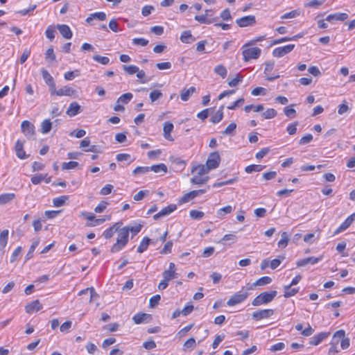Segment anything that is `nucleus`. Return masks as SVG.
I'll return each mask as SVG.
<instances>
[{
	"label": "nucleus",
	"instance_id": "obj_32",
	"mask_svg": "<svg viewBox=\"0 0 355 355\" xmlns=\"http://www.w3.org/2000/svg\"><path fill=\"white\" fill-rule=\"evenodd\" d=\"M223 106H221L220 108L211 116L210 121L213 123H219L222 120L223 117Z\"/></svg>",
	"mask_w": 355,
	"mask_h": 355
},
{
	"label": "nucleus",
	"instance_id": "obj_34",
	"mask_svg": "<svg viewBox=\"0 0 355 355\" xmlns=\"http://www.w3.org/2000/svg\"><path fill=\"white\" fill-rule=\"evenodd\" d=\"M209 179V177H203L202 175H195L191 179V182L195 184H202L205 183Z\"/></svg>",
	"mask_w": 355,
	"mask_h": 355
},
{
	"label": "nucleus",
	"instance_id": "obj_25",
	"mask_svg": "<svg viewBox=\"0 0 355 355\" xmlns=\"http://www.w3.org/2000/svg\"><path fill=\"white\" fill-rule=\"evenodd\" d=\"M195 19L201 24H211L217 21L218 17L209 18L205 15H196Z\"/></svg>",
	"mask_w": 355,
	"mask_h": 355
},
{
	"label": "nucleus",
	"instance_id": "obj_41",
	"mask_svg": "<svg viewBox=\"0 0 355 355\" xmlns=\"http://www.w3.org/2000/svg\"><path fill=\"white\" fill-rule=\"evenodd\" d=\"M345 336V332L344 330H338L337 331L333 337V343L334 344H338L340 341H341Z\"/></svg>",
	"mask_w": 355,
	"mask_h": 355
},
{
	"label": "nucleus",
	"instance_id": "obj_39",
	"mask_svg": "<svg viewBox=\"0 0 355 355\" xmlns=\"http://www.w3.org/2000/svg\"><path fill=\"white\" fill-rule=\"evenodd\" d=\"M8 230H4L0 234V247L5 248L8 243Z\"/></svg>",
	"mask_w": 355,
	"mask_h": 355
},
{
	"label": "nucleus",
	"instance_id": "obj_36",
	"mask_svg": "<svg viewBox=\"0 0 355 355\" xmlns=\"http://www.w3.org/2000/svg\"><path fill=\"white\" fill-rule=\"evenodd\" d=\"M282 238L278 242V247L280 248H284L287 246L289 238L288 235L286 232L282 233Z\"/></svg>",
	"mask_w": 355,
	"mask_h": 355
},
{
	"label": "nucleus",
	"instance_id": "obj_44",
	"mask_svg": "<svg viewBox=\"0 0 355 355\" xmlns=\"http://www.w3.org/2000/svg\"><path fill=\"white\" fill-rule=\"evenodd\" d=\"M135 73H136L137 77L141 80V83H145L149 80L148 78H146L145 72L143 70H139V69L135 66Z\"/></svg>",
	"mask_w": 355,
	"mask_h": 355
},
{
	"label": "nucleus",
	"instance_id": "obj_22",
	"mask_svg": "<svg viewBox=\"0 0 355 355\" xmlns=\"http://www.w3.org/2000/svg\"><path fill=\"white\" fill-rule=\"evenodd\" d=\"M180 39L182 42L186 44L193 43L196 40V38L191 35L189 31H184Z\"/></svg>",
	"mask_w": 355,
	"mask_h": 355
},
{
	"label": "nucleus",
	"instance_id": "obj_4",
	"mask_svg": "<svg viewBox=\"0 0 355 355\" xmlns=\"http://www.w3.org/2000/svg\"><path fill=\"white\" fill-rule=\"evenodd\" d=\"M248 296V292L243 291L237 292L228 300L227 304L230 306L236 305L243 302Z\"/></svg>",
	"mask_w": 355,
	"mask_h": 355
},
{
	"label": "nucleus",
	"instance_id": "obj_56",
	"mask_svg": "<svg viewBox=\"0 0 355 355\" xmlns=\"http://www.w3.org/2000/svg\"><path fill=\"white\" fill-rule=\"evenodd\" d=\"M190 216L195 220H200L204 216V213L198 210H191L189 212Z\"/></svg>",
	"mask_w": 355,
	"mask_h": 355
},
{
	"label": "nucleus",
	"instance_id": "obj_29",
	"mask_svg": "<svg viewBox=\"0 0 355 355\" xmlns=\"http://www.w3.org/2000/svg\"><path fill=\"white\" fill-rule=\"evenodd\" d=\"M293 286L287 285L284 286V296L286 298L295 295L298 291L299 288H291Z\"/></svg>",
	"mask_w": 355,
	"mask_h": 355
},
{
	"label": "nucleus",
	"instance_id": "obj_20",
	"mask_svg": "<svg viewBox=\"0 0 355 355\" xmlns=\"http://www.w3.org/2000/svg\"><path fill=\"white\" fill-rule=\"evenodd\" d=\"M329 333L326 332H321L317 335H315L313 336L310 340V344L313 345H319L322 340H324L325 338H327Z\"/></svg>",
	"mask_w": 355,
	"mask_h": 355
},
{
	"label": "nucleus",
	"instance_id": "obj_37",
	"mask_svg": "<svg viewBox=\"0 0 355 355\" xmlns=\"http://www.w3.org/2000/svg\"><path fill=\"white\" fill-rule=\"evenodd\" d=\"M214 72L219 75L222 78H225L227 76V71L223 64H219L215 67Z\"/></svg>",
	"mask_w": 355,
	"mask_h": 355
},
{
	"label": "nucleus",
	"instance_id": "obj_63",
	"mask_svg": "<svg viewBox=\"0 0 355 355\" xmlns=\"http://www.w3.org/2000/svg\"><path fill=\"white\" fill-rule=\"evenodd\" d=\"M284 114L290 118H294L296 115L295 110L289 107H286L284 109Z\"/></svg>",
	"mask_w": 355,
	"mask_h": 355
},
{
	"label": "nucleus",
	"instance_id": "obj_26",
	"mask_svg": "<svg viewBox=\"0 0 355 355\" xmlns=\"http://www.w3.org/2000/svg\"><path fill=\"white\" fill-rule=\"evenodd\" d=\"M272 282V279L270 277L264 276L257 279L251 286L250 289H252L253 286H262L264 285L269 284Z\"/></svg>",
	"mask_w": 355,
	"mask_h": 355
},
{
	"label": "nucleus",
	"instance_id": "obj_40",
	"mask_svg": "<svg viewBox=\"0 0 355 355\" xmlns=\"http://www.w3.org/2000/svg\"><path fill=\"white\" fill-rule=\"evenodd\" d=\"M132 98V94L130 92L123 94L116 101L117 103L127 104Z\"/></svg>",
	"mask_w": 355,
	"mask_h": 355
},
{
	"label": "nucleus",
	"instance_id": "obj_15",
	"mask_svg": "<svg viewBox=\"0 0 355 355\" xmlns=\"http://www.w3.org/2000/svg\"><path fill=\"white\" fill-rule=\"evenodd\" d=\"M57 28L65 39L69 40L72 37L73 34L69 26L65 24H58L57 25Z\"/></svg>",
	"mask_w": 355,
	"mask_h": 355
},
{
	"label": "nucleus",
	"instance_id": "obj_5",
	"mask_svg": "<svg viewBox=\"0 0 355 355\" xmlns=\"http://www.w3.org/2000/svg\"><path fill=\"white\" fill-rule=\"evenodd\" d=\"M220 161V157L218 152L211 153L206 162L208 169L211 170L217 168Z\"/></svg>",
	"mask_w": 355,
	"mask_h": 355
},
{
	"label": "nucleus",
	"instance_id": "obj_59",
	"mask_svg": "<svg viewBox=\"0 0 355 355\" xmlns=\"http://www.w3.org/2000/svg\"><path fill=\"white\" fill-rule=\"evenodd\" d=\"M313 139V135L311 134H307L306 135L302 137L300 141V145H304L311 142Z\"/></svg>",
	"mask_w": 355,
	"mask_h": 355
},
{
	"label": "nucleus",
	"instance_id": "obj_1",
	"mask_svg": "<svg viewBox=\"0 0 355 355\" xmlns=\"http://www.w3.org/2000/svg\"><path fill=\"white\" fill-rule=\"evenodd\" d=\"M129 232H133V226L125 227L119 230L117 232L118 236L116 242L111 248V252L112 253L120 251L127 244L128 241Z\"/></svg>",
	"mask_w": 355,
	"mask_h": 355
},
{
	"label": "nucleus",
	"instance_id": "obj_61",
	"mask_svg": "<svg viewBox=\"0 0 355 355\" xmlns=\"http://www.w3.org/2000/svg\"><path fill=\"white\" fill-rule=\"evenodd\" d=\"M196 347V340L193 338L187 340L184 344V350L187 349H193Z\"/></svg>",
	"mask_w": 355,
	"mask_h": 355
},
{
	"label": "nucleus",
	"instance_id": "obj_38",
	"mask_svg": "<svg viewBox=\"0 0 355 355\" xmlns=\"http://www.w3.org/2000/svg\"><path fill=\"white\" fill-rule=\"evenodd\" d=\"M232 211V207L230 205L220 208L217 211V217L219 218H223L225 214L231 213Z\"/></svg>",
	"mask_w": 355,
	"mask_h": 355
},
{
	"label": "nucleus",
	"instance_id": "obj_42",
	"mask_svg": "<svg viewBox=\"0 0 355 355\" xmlns=\"http://www.w3.org/2000/svg\"><path fill=\"white\" fill-rule=\"evenodd\" d=\"M41 73L44 80L47 85H49L54 82L53 78L46 69H42Z\"/></svg>",
	"mask_w": 355,
	"mask_h": 355
},
{
	"label": "nucleus",
	"instance_id": "obj_16",
	"mask_svg": "<svg viewBox=\"0 0 355 355\" xmlns=\"http://www.w3.org/2000/svg\"><path fill=\"white\" fill-rule=\"evenodd\" d=\"M94 19L104 21L106 19V14L103 12L92 13L86 19L85 21L87 24L92 25Z\"/></svg>",
	"mask_w": 355,
	"mask_h": 355
},
{
	"label": "nucleus",
	"instance_id": "obj_28",
	"mask_svg": "<svg viewBox=\"0 0 355 355\" xmlns=\"http://www.w3.org/2000/svg\"><path fill=\"white\" fill-rule=\"evenodd\" d=\"M173 125L171 122H166L164 125V135L168 140H173L171 139V132L173 131Z\"/></svg>",
	"mask_w": 355,
	"mask_h": 355
},
{
	"label": "nucleus",
	"instance_id": "obj_52",
	"mask_svg": "<svg viewBox=\"0 0 355 355\" xmlns=\"http://www.w3.org/2000/svg\"><path fill=\"white\" fill-rule=\"evenodd\" d=\"M149 96H150L151 102L153 103L155 101H157V99H159V98H161L163 96V94L161 92V91H159L158 89H155V90H153V92H151L150 93Z\"/></svg>",
	"mask_w": 355,
	"mask_h": 355
},
{
	"label": "nucleus",
	"instance_id": "obj_31",
	"mask_svg": "<svg viewBox=\"0 0 355 355\" xmlns=\"http://www.w3.org/2000/svg\"><path fill=\"white\" fill-rule=\"evenodd\" d=\"M150 242L151 239H150L148 237H144L137 248V252L139 253L144 252L145 250H146Z\"/></svg>",
	"mask_w": 355,
	"mask_h": 355
},
{
	"label": "nucleus",
	"instance_id": "obj_2",
	"mask_svg": "<svg viewBox=\"0 0 355 355\" xmlns=\"http://www.w3.org/2000/svg\"><path fill=\"white\" fill-rule=\"evenodd\" d=\"M277 294V292L276 291L261 293L253 300L252 304L257 306L268 304L273 300Z\"/></svg>",
	"mask_w": 355,
	"mask_h": 355
},
{
	"label": "nucleus",
	"instance_id": "obj_11",
	"mask_svg": "<svg viewBox=\"0 0 355 355\" xmlns=\"http://www.w3.org/2000/svg\"><path fill=\"white\" fill-rule=\"evenodd\" d=\"M322 257H310L305 259H300L297 261L296 264L297 267H303L305 266L307 264H311L314 265L317 263L318 261L322 260Z\"/></svg>",
	"mask_w": 355,
	"mask_h": 355
},
{
	"label": "nucleus",
	"instance_id": "obj_27",
	"mask_svg": "<svg viewBox=\"0 0 355 355\" xmlns=\"http://www.w3.org/2000/svg\"><path fill=\"white\" fill-rule=\"evenodd\" d=\"M149 167L150 171H152L155 173H166L167 172V166L163 163L153 165Z\"/></svg>",
	"mask_w": 355,
	"mask_h": 355
},
{
	"label": "nucleus",
	"instance_id": "obj_21",
	"mask_svg": "<svg viewBox=\"0 0 355 355\" xmlns=\"http://www.w3.org/2000/svg\"><path fill=\"white\" fill-rule=\"evenodd\" d=\"M195 87H191L189 89H183L180 93V98L182 101H187L190 96L196 92Z\"/></svg>",
	"mask_w": 355,
	"mask_h": 355
},
{
	"label": "nucleus",
	"instance_id": "obj_24",
	"mask_svg": "<svg viewBox=\"0 0 355 355\" xmlns=\"http://www.w3.org/2000/svg\"><path fill=\"white\" fill-rule=\"evenodd\" d=\"M75 93V90L70 87L64 86L62 88H60L58 90V92H56L57 96H71L73 95Z\"/></svg>",
	"mask_w": 355,
	"mask_h": 355
},
{
	"label": "nucleus",
	"instance_id": "obj_48",
	"mask_svg": "<svg viewBox=\"0 0 355 355\" xmlns=\"http://www.w3.org/2000/svg\"><path fill=\"white\" fill-rule=\"evenodd\" d=\"M263 168H264V166L262 165L252 164V165L248 166L245 168V172L248 173H252L254 171H261L263 170Z\"/></svg>",
	"mask_w": 355,
	"mask_h": 355
},
{
	"label": "nucleus",
	"instance_id": "obj_3",
	"mask_svg": "<svg viewBox=\"0 0 355 355\" xmlns=\"http://www.w3.org/2000/svg\"><path fill=\"white\" fill-rule=\"evenodd\" d=\"M243 49V60L245 62L249 61L250 60L254 59H258L261 53V50L258 47H245Z\"/></svg>",
	"mask_w": 355,
	"mask_h": 355
},
{
	"label": "nucleus",
	"instance_id": "obj_49",
	"mask_svg": "<svg viewBox=\"0 0 355 355\" xmlns=\"http://www.w3.org/2000/svg\"><path fill=\"white\" fill-rule=\"evenodd\" d=\"M195 193L192 191L184 194L180 200V203L183 204L189 202L191 200L195 198Z\"/></svg>",
	"mask_w": 355,
	"mask_h": 355
},
{
	"label": "nucleus",
	"instance_id": "obj_51",
	"mask_svg": "<svg viewBox=\"0 0 355 355\" xmlns=\"http://www.w3.org/2000/svg\"><path fill=\"white\" fill-rule=\"evenodd\" d=\"M93 60L103 64L106 65L109 63L110 59L107 57L101 56L99 55H95L93 56Z\"/></svg>",
	"mask_w": 355,
	"mask_h": 355
},
{
	"label": "nucleus",
	"instance_id": "obj_43",
	"mask_svg": "<svg viewBox=\"0 0 355 355\" xmlns=\"http://www.w3.org/2000/svg\"><path fill=\"white\" fill-rule=\"evenodd\" d=\"M68 196H62L55 198L53 200V204L55 207H59L64 205L65 202L68 200Z\"/></svg>",
	"mask_w": 355,
	"mask_h": 355
},
{
	"label": "nucleus",
	"instance_id": "obj_53",
	"mask_svg": "<svg viewBox=\"0 0 355 355\" xmlns=\"http://www.w3.org/2000/svg\"><path fill=\"white\" fill-rule=\"evenodd\" d=\"M79 75L80 73L78 70L71 71L65 73L64 75V78L67 80H71L73 79L75 77L78 76Z\"/></svg>",
	"mask_w": 355,
	"mask_h": 355
},
{
	"label": "nucleus",
	"instance_id": "obj_64",
	"mask_svg": "<svg viewBox=\"0 0 355 355\" xmlns=\"http://www.w3.org/2000/svg\"><path fill=\"white\" fill-rule=\"evenodd\" d=\"M297 122H295L288 125L287 132L290 135H295L297 131Z\"/></svg>",
	"mask_w": 355,
	"mask_h": 355
},
{
	"label": "nucleus",
	"instance_id": "obj_60",
	"mask_svg": "<svg viewBox=\"0 0 355 355\" xmlns=\"http://www.w3.org/2000/svg\"><path fill=\"white\" fill-rule=\"evenodd\" d=\"M173 247V243L172 241H168L164 246L163 249L161 250V254H169L171 252V249Z\"/></svg>",
	"mask_w": 355,
	"mask_h": 355
},
{
	"label": "nucleus",
	"instance_id": "obj_58",
	"mask_svg": "<svg viewBox=\"0 0 355 355\" xmlns=\"http://www.w3.org/2000/svg\"><path fill=\"white\" fill-rule=\"evenodd\" d=\"M324 2V0H311L305 4L306 7L318 8Z\"/></svg>",
	"mask_w": 355,
	"mask_h": 355
},
{
	"label": "nucleus",
	"instance_id": "obj_54",
	"mask_svg": "<svg viewBox=\"0 0 355 355\" xmlns=\"http://www.w3.org/2000/svg\"><path fill=\"white\" fill-rule=\"evenodd\" d=\"M78 166V163L77 162L71 161L69 162H63L62 165V168L63 170H69L75 168Z\"/></svg>",
	"mask_w": 355,
	"mask_h": 355
},
{
	"label": "nucleus",
	"instance_id": "obj_46",
	"mask_svg": "<svg viewBox=\"0 0 355 355\" xmlns=\"http://www.w3.org/2000/svg\"><path fill=\"white\" fill-rule=\"evenodd\" d=\"M243 78L241 74L238 73L235 78L228 80V85L232 87H236L243 81Z\"/></svg>",
	"mask_w": 355,
	"mask_h": 355
},
{
	"label": "nucleus",
	"instance_id": "obj_6",
	"mask_svg": "<svg viewBox=\"0 0 355 355\" xmlns=\"http://www.w3.org/2000/svg\"><path fill=\"white\" fill-rule=\"evenodd\" d=\"M295 48V44H288L275 49L272 51V55L276 58H281L290 53Z\"/></svg>",
	"mask_w": 355,
	"mask_h": 355
},
{
	"label": "nucleus",
	"instance_id": "obj_14",
	"mask_svg": "<svg viewBox=\"0 0 355 355\" xmlns=\"http://www.w3.org/2000/svg\"><path fill=\"white\" fill-rule=\"evenodd\" d=\"M82 109L80 105L77 102H72L69 105L66 113L69 116H74L78 113H80Z\"/></svg>",
	"mask_w": 355,
	"mask_h": 355
},
{
	"label": "nucleus",
	"instance_id": "obj_55",
	"mask_svg": "<svg viewBox=\"0 0 355 355\" xmlns=\"http://www.w3.org/2000/svg\"><path fill=\"white\" fill-rule=\"evenodd\" d=\"M300 15V12L297 10H292L289 12L285 13L281 17V19H292L295 18Z\"/></svg>",
	"mask_w": 355,
	"mask_h": 355
},
{
	"label": "nucleus",
	"instance_id": "obj_30",
	"mask_svg": "<svg viewBox=\"0 0 355 355\" xmlns=\"http://www.w3.org/2000/svg\"><path fill=\"white\" fill-rule=\"evenodd\" d=\"M15 198L13 193H3L0 195V205H6L12 201Z\"/></svg>",
	"mask_w": 355,
	"mask_h": 355
},
{
	"label": "nucleus",
	"instance_id": "obj_13",
	"mask_svg": "<svg viewBox=\"0 0 355 355\" xmlns=\"http://www.w3.org/2000/svg\"><path fill=\"white\" fill-rule=\"evenodd\" d=\"M122 225H123V223L120 221V222L116 223L112 227L107 229L103 233V235L105 237V239H110V238L112 237L114 234L119 231V230L121 228Z\"/></svg>",
	"mask_w": 355,
	"mask_h": 355
},
{
	"label": "nucleus",
	"instance_id": "obj_7",
	"mask_svg": "<svg viewBox=\"0 0 355 355\" xmlns=\"http://www.w3.org/2000/svg\"><path fill=\"white\" fill-rule=\"evenodd\" d=\"M21 131L27 137L35 135V126L28 121H24L21 125Z\"/></svg>",
	"mask_w": 355,
	"mask_h": 355
},
{
	"label": "nucleus",
	"instance_id": "obj_33",
	"mask_svg": "<svg viewBox=\"0 0 355 355\" xmlns=\"http://www.w3.org/2000/svg\"><path fill=\"white\" fill-rule=\"evenodd\" d=\"M52 128V123L49 119L44 120L41 123V132L43 134L49 132Z\"/></svg>",
	"mask_w": 355,
	"mask_h": 355
},
{
	"label": "nucleus",
	"instance_id": "obj_10",
	"mask_svg": "<svg viewBox=\"0 0 355 355\" xmlns=\"http://www.w3.org/2000/svg\"><path fill=\"white\" fill-rule=\"evenodd\" d=\"M24 141L17 140L15 145V150L18 158L24 159L28 157L24 150Z\"/></svg>",
	"mask_w": 355,
	"mask_h": 355
},
{
	"label": "nucleus",
	"instance_id": "obj_45",
	"mask_svg": "<svg viewBox=\"0 0 355 355\" xmlns=\"http://www.w3.org/2000/svg\"><path fill=\"white\" fill-rule=\"evenodd\" d=\"M209 169H208L207 166H205L203 165H199L194 168L192 170L193 173H196V175H202L203 176L205 174L209 172Z\"/></svg>",
	"mask_w": 355,
	"mask_h": 355
},
{
	"label": "nucleus",
	"instance_id": "obj_12",
	"mask_svg": "<svg viewBox=\"0 0 355 355\" xmlns=\"http://www.w3.org/2000/svg\"><path fill=\"white\" fill-rule=\"evenodd\" d=\"M176 205H170L164 208H163L160 211H159L157 214H156L153 218L155 220H157L160 218L161 217L166 216L173 211H174L176 209Z\"/></svg>",
	"mask_w": 355,
	"mask_h": 355
},
{
	"label": "nucleus",
	"instance_id": "obj_18",
	"mask_svg": "<svg viewBox=\"0 0 355 355\" xmlns=\"http://www.w3.org/2000/svg\"><path fill=\"white\" fill-rule=\"evenodd\" d=\"M348 18V15L347 13H340L337 12L334 14H331L328 15L326 17V21L329 22H333L334 21H344Z\"/></svg>",
	"mask_w": 355,
	"mask_h": 355
},
{
	"label": "nucleus",
	"instance_id": "obj_57",
	"mask_svg": "<svg viewBox=\"0 0 355 355\" xmlns=\"http://www.w3.org/2000/svg\"><path fill=\"white\" fill-rule=\"evenodd\" d=\"M150 193L148 190H143L139 191L137 194L135 195V200L139 201L144 199V197L148 196Z\"/></svg>",
	"mask_w": 355,
	"mask_h": 355
},
{
	"label": "nucleus",
	"instance_id": "obj_35",
	"mask_svg": "<svg viewBox=\"0 0 355 355\" xmlns=\"http://www.w3.org/2000/svg\"><path fill=\"white\" fill-rule=\"evenodd\" d=\"M277 114V111L273 108H268L261 114V116L265 119H270L275 117Z\"/></svg>",
	"mask_w": 355,
	"mask_h": 355
},
{
	"label": "nucleus",
	"instance_id": "obj_8",
	"mask_svg": "<svg viewBox=\"0 0 355 355\" xmlns=\"http://www.w3.org/2000/svg\"><path fill=\"white\" fill-rule=\"evenodd\" d=\"M236 23L240 27H246L254 24L256 19L254 15H248L236 19Z\"/></svg>",
	"mask_w": 355,
	"mask_h": 355
},
{
	"label": "nucleus",
	"instance_id": "obj_19",
	"mask_svg": "<svg viewBox=\"0 0 355 355\" xmlns=\"http://www.w3.org/2000/svg\"><path fill=\"white\" fill-rule=\"evenodd\" d=\"M42 308L40 301L38 300H36L35 301H33L30 303H28L26 307L25 310L26 312L28 313H31L34 311H38Z\"/></svg>",
	"mask_w": 355,
	"mask_h": 355
},
{
	"label": "nucleus",
	"instance_id": "obj_47",
	"mask_svg": "<svg viewBox=\"0 0 355 355\" xmlns=\"http://www.w3.org/2000/svg\"><path fill=\"white\" fill-rule=\"evenodd\" d=\"M163 278L166 279V280L169 281L171 279H175L178 277V274L175 271H171L168 270H165L162 272Z\"/></svg>",
	"mask_w": 355,
	"mask_h": 355
},
{
	"label": "nucleus",
	"instance_id": "obj_9",
	"mask_svg": "<svg viewBox=\"0 0 355 355\" xmlns=\"http://www.w3.org/2000/svg\"><path fill=\"white\" fill-rule=\"evenodd\" d=\"M273 313L274 311L272 309H263L254 312L252 318L256 320H260L270 317Z\"/></svg>",
	"mask_w": 355,
	"mask_h": 355
},
{
	"label": "nucleus",
	"instance_id": "obj_50",
	"mask_svg": "<svg viewBox=\"0 0 355 355\" xmlns=\"http://www.w3.org/2000/svg\"><path fill=\"white\" fill-rule=\"evenodd\" d=\"M116 159L117 162L128 161L129 164L132 162L131 155L127 153L118 154L116 157Z\"/></svg>",
	"mask_w": 355,
	"mask_h": 355
},
{
	"label": "nucleus",
	"instance_id": "obj_17",
	"mask_svg": "<svg viewBox=\"0 0 355 355\" xmlns=\"http://www.w3.org/2000/svg\"><path fill=\"white\" fill-rule=\"evenodd\" d=\"M152 320V316L148 313H137L135 315V323H148Z\"/></svg>",
	"mask_w": 355,
	"mask_h": 355
},
{
	"label": "nucleus",
	"instance_id": "obj_62",
	"mask_svg": "<svg viewBox=\"0 0 355 355\" xmlns=\"http://www.w3.org/2000/svg\"><path fill=\"white\" fill-rule=\"evenodd\" d=\"M55 31L53 28V27L50 26L46 30L45 34H46V36L47 38L52 40L55 37Z\"/></svg>",
	"mask_w": 355,
	"mask_h": 355
},
{
	"label": "nucleus",
	"instance_id": "obj_23",
	"mask_svg": "<svg viewBox=\"0 0 355 355\" xmlns=\"http://www.w3.org/2000/svg\"><path fill=\"white\" fill-rule=\"evenodd\" d=\"M352 223V218L349 216L335 230L334 235H337L347 229Z\"/></svg>",
	"mask_w": 355,
	"mask_h": 355
}]
</instances>
